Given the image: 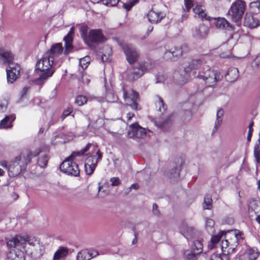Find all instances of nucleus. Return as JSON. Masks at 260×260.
<instances>
[{
	"label": "nucleus",
	"mask_w": 260,
	"mask_h": 260,
	"mask_svg": "<svg viewBox=\"0 0 260 260\" xmlns=\"http://www.w3.org/2000/svg\"><path fill=\"white\" fill-rule=\"evenodd\" d=\"M249 6L252 13L256 14L260 12V1L251 2L249 4Z\"/></svg>",
	"instance_id": "obj_32"
},
{
	"label": "nucleus",
	"mask_w": 260,
	"mask_h": 260,
	"mask_svg": "<svg viewBox=\"0 0 260 260\" xmlns=\"http://www.w3.org/2000/svg\"><path fill=\"white\" fill-rule=\"evenodd\" d=\"M254 155L257 162H260V144L255 145L254 148Z\"/></svg>",
	"instance_id": "obj_46"
},
{
	"label": "nucleus",
	"mask_w": 260,
	"mask_h": 260,
	"mask_svg": "<svg viewBox=\"0 0 260 260\" xmlns=\"http://www.w3.org/2000/svg\"><path fill=\"white\" fill-rule=\"evenodd\" d=\"M181 233L189 240L193 237L194 235V230L192 227L188 226L186 223H182L180 226Z\"/></svg>",
	"instance_id": "obj_25"
},
{
	"label": "nucleus",
	"mask_w": 260,
	"mask_h": 260,
	"mask_svg": "<svg viewBox=\"0 0 260 260\" xmlns=\"http://www.w3.org/2000/svg\"><path fill=\"white\" fill-rule=\"evenodd\" d=\"M157 206L156 204H154L153 205V209H152V211H153V213L154 215H159V211L157 209Z\"/></svg>",
	"instance_id": "obj_61"
},
{
	"label": "nucleus",
	"mask_w": 260,
	"mask_h": 260,
	"mask_svg": "<svg viewBox=\"0 0 260 260\" xmlns=\"http://www.w3.org/2000/svg\"><path fill=\"white\" fill-rule=\"evenodd\" d=\"M248 212L251 217H254L257 214H260V202L254 200L249 201Z\"/></svg>",
	"instance_id": "obj_21"
},
{
	"label": "nucleus",
	"mask_w": 260,
	"mask_h": 260,
	"mask_svg": "<svg viewBox=\"0 0 260 260\" xmlns=\"http://www.w3.org/2000/svg\"><path fill=\"white\" fill-rule=\"evenodd\" d=\"M199 253H195L194 251H192L191 249L190 250H186L184 252V256L186 259V260H196V255L199 254Z\"/></svg>",
	"instance_id": "obj_40"
},
{
	"label": "nucleus",
	"mask_w": 260,
	"mask_h": 260,
	"mask_svg": "<svg viewBox=\"0 0 260 260\" xmlns=\"http://www.w3.org/2000/svg\"><path fill=\"white\" fill-rule=\"evenodd\" d=\"M246 10V3L243 0H236L230 7L227 16L229 19L234 22H239L242 18Z\"/></svg>",
	"instance_id": "obj_5"
},
{
	"label": "nucleus",
	"mask_w": 260,
	"mask_h": 260,
	"mask_svg": "<svg viewBox=\"0 0 260 260\" xmlns=\"http://www.w3.org/2000/svg\"><path fill=\"white\" fill-rule=\"evenodd\" d=\"M199 80H209V81H219L222 80L220 72L211 69L205 72H200L197 76Z\"/></svg>",
	"instance_id": "obj_13"
},
{
	"label": "nucleus",
	"mask_w": 260,
	"mask_h": 260,
	"mask_svg": "<svg viewBox=\"0 0 260 260\" xmlns=\"http://www.w3.org/2000/svg\"><path fill=\"white\" fill-rule=\"evenodd\" d=\"M15 119L16 116L14 114L6 115L5 118L0 121V129L11 128L13 126L12 122Z\"/></svg>",
	"instance_id": "obj_23"
},
{
	"label": "nucleus",
	"mask_w": 260,
	"mask_h": 260,
	"mask_svg": "<svg viewBox=\"0 0 260 260\" xmlns=\"http://www.w3.org/2000/svg\"><path fill=\"white\" fill-rule=\"evenodd\" d=\"M8 105V101L6 99H0V112L6 111Z\"/></svg>",
	"instance_id": "obj_42"
},
{
	"label": "nucleus",
	"mask_w": 260,
	"mask_h": 260,
	"mask_svg": "<svg viewBox=\"0 0 260 260\" xmlns=\"http://www.w3.org/2000/svg\"><path fill=\"white\" fill-rule=\"evenodd\" d=\"M95 146L90 143H88L85 148L78 152H73L72 154L67 158L60 165V171L68 175L77 177L80 174V170L78 165L74 161L76 156L81 155H87L91 153L90 150H96Z\"/></svg>",
	"instance_id": "obj_3"
},
{
	"label": "nucleus",
	"mask_w": 260,
	"mask_h": 260,
	"mask_svg": "<svg viewBox=\"0 0 260 260\" xmlns=\"http://www.w3.org/2000/svg\"><path fill=\"white\" fill-rule=\"evenodd\" d=\"M87 99L86 96L79 95L77 96L75 100V103L78 106H82L86 103Z\"/></svg>",
	"instance_id": "obj_41"
},
{
	"label": "nucleus",
	"mask_w": 260,
	"mask_h": 260,
	"mask_svg": "<svg viewBox=\"0 0 260 260\" xmlns=\"http://www.w3.org/2000/svg\"><path fill=\"white\" fill-rule=\"evenodd\" d=\"M164 57L166 60H175L172 51H167L164 54Z\"/></svg>",
	"instance_id": "obj_50"
},
{
	"label": "nucleus",
	"mask_w": 260,
	"mask_h": 260,
	"mask_svg": "<svg viewBox=\"0 0 260 260\" xmlns=\"http://www.w3.org/2000/svg\"><path fill=\"white\" fill-rule=\"evenodd\" d=\"M79 63L83 69H86L89 63V57L88 56H85L81 58L79 61Z\"/></svg>",
	"instance_id": "obj_47"
},
{
	"label": "nucleus",
	"mask_w": 260,
	"mask_h": 260,
	"mask_svg": "<svg viewBox=\"0 0 260 260\" xmlns=\"http://www.w3.org/2000/svg\"><path fill=\"white\" fill-rule=\"evenodd\" d=\"M253 13L252 12L246 13L243 21L244 26L250 28H254L260 25V21Z\"/></svg>",
	"instance_id": "obj_17"
},
{
	"label": "nucleus",
	"mask_w": 260,
	"mask_h": 260,
	"mask_svg": "<svg viewBox=\"0 0 260 260\" xmlns=\"http://www.w3.org/2000/svg\"><path fill=\"white\" fill-rule=\"evenodd\" d=\"M87 30L88 27L85 25H82L80 28V33L81 36L84 40V42H85L87 36H88V32H87Z\"/></svg>",
	"instance_id": "obj_43"
},
{
	"label": "nucleus",
	"mask_w": 260,
	"mask_h": 260,
	"mask_svg": "<svg viewBox=\"0 0 260 260\" xmlns=\"http://www.w3.org/2000/svg\"><path fill=\"white\" fill-rule=\"evenodd\" d=\"M145 128L141 126L137 122L130 124L127 129V137L134 139H143L146 136Z\"/></svg>",
	"instance_id": "obj_10"
},
{
	"label": "nucleus",
	"mask_w": 260,
	"mask_h": 260,
	"mask_svg": "<svg viewBox=\"0 0 260 260\" xmlns=\"http://www.w3.org/2000/svg\"><path fill=\"white\" fill-rule=\"evenodd\" d=\"M152 63L150 61L144 62L140 66L139 68H134L133 71L129 75V79L131 80H136L141 77L144 71L149 70L152 68Z\"/></svg>",
	"instance_id": "obj_14"
},
{
	"label": "nucleus",
	"mask_w": 260,
	"mask_h": 260,
	"mask_svg": "<svg viewBox=\"0 0 260 260\" xmlns=\"http://www.w3.org/2000/svg\"><path fill=\"white\" fill-rule=\"evenodd\" d=\"M165 17V14L164 12L155 10L154 9H152L147 14L149 21L152 24L159 23Z\"/></svg>",
	"instance_id": "obj_19"
},
{
	"label": "nucleus",
	"mask_w": 260,
	"mask_h": 260,
	"mask_svg": "<svg viewBox=\"0 0 260 260\" xmlns=\"http://www.w3.org/2000/svg\"><path fill=\"white\" fill-rule=\"evenodd\" d=\"M212 200L210 195L205 197L203 208L205 209H210L212 207Z\"/></svg>",
	"instance_id": "obj_38"
},
{
	"label": "nucleus",
	"mask_w": 260,
	"mask_h": 260,
	"mask_svg": "<svg viewBox=\"0 0 260 260\" xmlns=\"http://www.w3.org/2000/svg\"><path fill=\"white\" fill-rule=\"evenodd\" d=\"M172 52L173 53V55L175 58V59L182 56V51L180 48L175 49V50L174 51H172Z\"/></svg>",
	"instance_id": "obj_53"
},
{
	"label": "nucleus",
	"mask_w": 260,
	"mask_h": 260,
	"mask_svg": "<svg viewBox=\"0 0 260 260\" xmlns=\"http://www.w3.org/2000/svg\"><path fill=\"white\" fill-rule=\"evenodd\" d=\"M203 61L201 59H192L183 65V73L181 75L185 79L191 78L196 75L195 71L199 69L203 64Z\"/></svg>",
	"instance_id": "obj_9"
},
{
	"label": "nucleus",
	"mask_w": 260,
	"mask_h": 260,
	"mask_svg": "<svg viewBox=\"0 0 260 260\" xmlns=\"http://www.w3.org/2000/svg\"><path fill=\"white\" fill-rule=\"evenodd\" d=\"M135 117V114L132 112H128L126 114V122L128 124L132 121V119Z\"/></svg>",
	"instance_id": "obj_55"
},
{
	"label": "nucleus",
	"mask_w": 260,
	"mask_h": 260,
	"mask_svg": "<svg viewBox=\"0 0 260 260\" xmlns=\"http://www.w3.org/2000/svg\"><path fill=\"white\" fill-rule=\"evenodd\" d=\"M255 220L256 221L260 224V214H257L255 215Z\"/></svg>",
	"instance_id": "obj_64"
},
{
	"label": "nucleus",
	"mask_w": 260,
	"mask_h": 260,
	"mask_svg": "<svg viewBox=\"0 0 260 260\" xmlns=\"http://www.w3.org/2000/svg\"><path fill=\"white\" fill-rule=\"evenodd\" d=\"M203 245L200 240H194L191 246V249L195 253H201L203 251Z\"/></svg>",
	"instance_id": "obj_29"
},
{
	"label": "nucleus",
	"mask_w": 260,
	"mask_h": 260,
	"mask_svg": "<svg viewBox=\"0 0 260 260\" xmlns=\"http://www.w3.org/2000/svg\"><path fill=\"white\" fill-rule=\"evenodd\" d=\"M72 112V109L70 108H68L67 109L64 110L62 115V118L64 119L66 117L69 116Z\"/></svg>",
	"instance_id": "obj_56"
},
{
	"label": "nucleus",
	"mask_w": 260,
	"mask_h": 260,
	"mask_svg": "<svg viewBox=\"0 0 260 260\" xmlns=\"http://www.w3.org/2000/svg\"><path fill=\"white\" fill-rule=\"evenodd\" d=\"M65 42V51L64 53L68 54L69 52L73 49L72 42L73 40L70 39L63 40Z\"/></svg>",
	"instance_id": "obj_45"
},
{
	"label": "nucleus",
	"mask_w": 260,
	"mask_h": 260,
	"mask_svg": "<svg viewBox=\"0 0 260 260\" xmlns=\"http://www.w3.org/2000/svg\"><path fill=\"white\" fill-rule=\"evenodd\" d=\"M48 156L47 154H43L41 155L38 159V165L41 167V168H45L48 162Z\"/></svg>",
	"instance_id": "obj_37"
},
{
	"label": "nucleus",
	"mask_w": 260,
	"mask_h": 260,
	"mask_svg": "<svg viewBox=\"0 0 260 260\" xmlns=\"http://www.w3.org/2000/svg\"><path fill=\"white\" fill-rule=\"evenodd\" d=\"M89 250L83 249L78 252L76 255V260H90Z\"/></svg>",
	"instance_id": "obj_30"
},
{
	"label": "nucleus",
	"mask_w": 260,
	"mask_h": 260,
	"mask_svg": "<svg viewBox=\"0 0 260 260\" xmlns=\"http://www.w3.org/2000/svg\"><path fill=\"white\" fill-rule=\"evenodd\" d=\"M38 153L33 154L30 151H26L16 157L15 159L9 164L8 172L13 176L19 174L25 170L27 165L30 162L32 157L37 156Z\"/></svg>",
	"instance_id": "obj_4"
},
{
	"label": "nucleus",
	"mask_w": 260,
	"mask_h": 260,
	"mask_svg": "<svg viewBox=\"0 0 260 260\" xmlns=\"http://www.w3.org/2000/svg\"><path fill=\"white\" fill-rule=\"evenodd\" d=\"M224 114V111L222 109H219L216 113V119L214 124V128L216 130L221 125L222 121V116Z\"/></svg>",
	"instance_id": "obj_31"
},
{
	"label": "nucleus",
	"mask_w": 260,
	"mask_h": 260,
	"mask_svg": "<svg viewBox=\"0 0 260 260\" xmlns=\"http://www.w3.org/2000/svg\"><path fill=\"white\" fill-rule=\"evenodd\" d=\"M157 106L159 107V110L160 111V112L163 113L164 111H165L166 109L165 108L163 100L159 96L157 97Z\"/></svg>",
	"instance_id": "obj_48"
},
{
	"label": "nucleus",
	"mask_w": 260,
	"mask_h": 260,
	"mask_svg": "<svg viewBox=\"0 0 260 260\" xmlns=\"http://www.w3.org/2000/svg\"><path fill=\"white\" fill-rule=\"evenodd\" d=\"M0 166L4 168H5L8 170L9 165L7 164V162L5 160H2L0 161Z\"/></svg>",
	"instance_id": "obj_62"
},
{
	"label": "nucleus",
	"mask_w": 260,
	"mask_h": 260,
	"mask_svg": "<svg viewBox=\"0 0 260 260\" xmlns=\"http://www.w3.org/2000/svg\"><path fill=\"white\" fill-rule=\"evenodd\" d=\"M138 0H128L125 3H122V7L124 8L126 11L131 10V9L137 3H138Z\"/></svg>",
	"instance_id": "obj_39"
},
{
	"label": "nucleus",
	"mask_w": 260,
	"mask_h": 260,
	"mask_svg": "<svg viewBox=\"0 0 260 260\" xmlns=\"http://www.w3.org/2000/svg\"><path fill=\"white\" fill-rule=\"evenodd\" d=\"M74 26H72L70 28L68 34L63 38V40L70 39V40H73V37L74 35Z\"/></svg>",
	"instance_id": "obj_51"
},
{
	"label": "nucleus",
	"mask_w": 260,
	"mask_h": 260,
	"mask_svg": "<svg viewBox=\"0 0 260 260\" xmlns=\"http://www.w3.org/2000/svg\"><path fill=\"white\" fill-rule=\"evenodd\" d=\"M105 87L107 94H110L113 96L114 95V90L112 82H105Z\"/></svg>",
	"instance_id": "obj_44"
},
{
	"label": "nucleus",
	"mask_w": 260,
	"mask_h": 260,
	"mask_svg": "<svg viewBox=\"0 0 260 260\" xmlns=\"http://www.w3.org/2000/svg\"><path fill=\"white\" fill-rule=\"evenodd\" d=\"M193 11L195 14V17H197L202 19H205L210 20V17H207V14L205 12V10L202 6L197 5L193 9Z\"/></svg>",
	"instance_id": "obj_26"
},
{
	"label": "nucleus",
	"mask_w": 260,
	"mask_h": 260,
	"mask_svg": "<svg viewBox=\"0 0 260 260\" xmlns=\"http://www.w3.org/2000/svg\"><path fill=\"white\" fill-rule=\"evenodd\" d=\"M14 55L11 51L0 48V63L10 66L14 63Z\"/></svg>",
	"instance_id": "obj_20"
},
{
	"label": "nucleus",
	"mask_w": 260,
	"mask_h": 260,
	"mask_svg": "<svg viewBox=\"0 0 260 260\" xmlns=\"http://www.w3.org/2000/svg\"><path fill=\"white\" fill-rule=\"evenodd\" d=\"M89 253L90 255V259L97 256L99 253L96 250H89Z\"/></svg>",
	"instance_id": "obj_60"
},
{
	"label": "nucleus",
	"mask_w": 260,
	"mask_h": 260,
	"mask_svg": "<svg viewBox=\"0 0 260 260\" xmlns=\"http://www.w3.org/2000/svg\"><path fill=\"white\" fill-rule=\"evenodd\" d=\"M211 260H230L229 256L225 254L214 253L210 257Z\"/></svg>",
	"instance_id": "obj_36"
},
{
	"label": "nucleus",
	"mask_w": 260,
	"mask_h": 260,
	"mask_svg": "<svg viewBox=\"0 0 260 260\" xmlns=\"http://www.w3.org/2000/svg\"><path fill=\"white\" fill-rule=\"evenodd\" d=\"M114 186V178H111L110 180H102L99 183V196L100 198H104L109 194Z\"/></svg>",
	"instance_id": "obj_15"
},
{
	"label": "nucleus",
	"mask_w": 260,
	"mask_h": 260,
	"mask_svg": "<svg viewBox=\"0 0 260 260\" xmlns=\"http://www.w3.org/2000/svg\"><path fill=\"white\" fill-rule=\"evenodd\" d=\"M244 239V233L239 230H234L225 233L221 231L211 238L208 247L212 249L219 246L223 252L230 254L233 252Z\"/></svg>",
	"instance_id": "obj_1"
},
{
	"label": "nucleus",
	"mask_w": 260,
	"mask_h": 260,
	"mask_svg": "<svg viewBox=\"0 0 260 260\" xmlns=\"http://www.w3.org/2000/svg\"><path fill=\"white\" fill-rule=\"evenodd\" d=\"M20 66L18 63H12L6 69L7 81H15L20 76Z\"/></svg>",
	"instance_id": "obj_16"
},
{
	"label": "nucleus",
	"mask_w": 260,
	"mask_h": 260,
	"mask_svg": "<svg viewBox=\"0 0 260 260\" xmlns=\"http://www.w3.org/2000/svg\"><path fill=\"white\" fill-rule=\"evenodd\" d=\"M172 120V115H169L167 117L164 121H160L158 119L156 121V124L158 127L165 128L167 125H169Z\"/></svg>",
	"instance_id": "obj_34"
},
{
	"label": "nucleus",
	"mask_w": 260,
	"mask_h": 260,
	"mask_svg": "<svg viewBox=\"0 0 260 260\" xmlns=\"http://www.w3.org/2000/svg\"><path fill=\"white\" fill-rule=\"evenodd\" d=\"M32 247L39 246L38 241L34 239H30L27 236L17 235L7 241V246L9 248L24 249L27 245Z\"/></svg>",
	"instance_id": "obj_6"
},
{
	"label": "nucleus",
	"mask_w": 260,
	"mask_h": 260,
	"mask_svg": "<svg viewBox=\"0 0 260 260\" xmlns=\"http://www.w3.org/2000/svg\"><path fill=\"white\" fill-rule=\"evenodd\" d=\"M63 48L61 43L54 44L51 47L45 56L37 61L35 72L38 78L32 81L46 80L53 75L54 70L52 68V64L54 59L61 54Z\"/></svg>",
	"instance_id": "obj_2"
},
{
	"label": "nucleus",
	"mask_w": 260,
	"mask_h": 260,
	"mask_svg": "<svg viewBox=\"0 0 260 260\" xmlns=\"http://www.w3.org/2000/svg\"><path fill=\"white\" fill-rule=\"evenodd\" d=\"M239 71L237 68H230L228 69L225 75L226 79L230 81H235L238 79Z\"/></svg>",
	"instance_id": "obj_27"
},
{
	"label": "nucleus",
	"mask_w": 260,
	"mask_h": 260,
	"mask_svg": "<svg viewBox=\"0 0 260 260\" xmlns=\"http://www.w3.org/2000/svg\"><path fill=\"white\" fill-rule=\"evenodd\" d=\"M106 40V39L102 31L100 29H95L89 31L85 43L89 47L92 48L94 47V45L104 43Z\"/></svg>",
	"instance_id": "obj_8"
},
{
	"label": "nucleus",
	"mask_w": 260,
	"mask_h": 260,
	"mask_svg": "<svg viewBox=\"0 0 260 260\" xmlns=\"http://www.w3.org/2000/svg\"><path fill=\"white\" fill-rule=\"evenodd\" d=\"M214 221L212 219L208 218L206 220L205 228L209 234H212L214 231Z\"/></svg>",
	"instance_id": "obj_33"
},
{
	"label": "nucleus",
	"mask_w": 260,
	"mask_h": 260,
	"mask_svg": "<svg viewBox=\"0 0 260 260\" xmlns=\"http://www.w3.org/2000/svg\"><path fill=\"white\" fill-rule=\"evenodd\" d=\"M30 88L29 86H25L23 88L22 90L20 91V99L24 97L25 94H26L27 91Z\"/></svg>",
	"instance_id": "obj_58"
},
{
	"label": "nucleus",
	"mask_w": 260,
	"mask_h": 260,
	"mask_svg": "<svg viewBox=\"0 0 260 260\" xmlns=\"http://www.w3.org/2000/svg\"><path fill=\"white\" fill-rule=\"evenodd\" d=\"M214 24L217 28L226 29L230 27V24L224 18H214Z\"/></svg>",
	"instance_id": "obj_28"
},
{
	"label": "nucleus",
	"mask_w": 260,
	"mask_h": 260,
	"mask_svg": "<svg viewBox=\"0 0 260 260\" xmlns=\"http://www.w3.org/2000/svg\"><path fill=\"white\" fill-rule=\"evenodd\" d=\"M167 79L166 75H164L163 74H159L156 76V81H162Z\"/></svg>",
	"instance_id": "obj_59"
},
{
	"label": "nucleus",
	"mask_w": 260,
	"mask_h": 260,
	"mask_svg": "<svg viewBox=\"0 0 260 260\" xmlns=\"http://www.w3.org/2000/svg\"><path fill=\"white\" fill-rule=\"evenodd\" d=\"M209 32V28L205 24H200L194 28L192 35L194 38L197 39H205Z\"/></svg>",
	"instance_id": "obj_18"
},
{
	"label": "nucleus",
	"mask_w": 260,
	"mask_h": 260,
	"mask_svg": "<svg viewBox=\"0 0 260 260\" xmlns=\"http://www.w3.org/2000/svg\"><path fill=\"white\" fill-rule=\"evenodd\" d=\"M15 248L8 253V260H24V253L21 248Z\"/></svg>",
	"instance_id": "obj_22"
},
{
	"label": "nucleus",
	"mask_w": 260,
	"mask_h": 260,
	"mask_svg": "<svg viewBox=\"0 0 260 260\" xmlns=\"http://www.w3.org/2000/svg\"><path fill=\"white\" fill-rule=\"evenodd\" d=\"M185 6L188 11L193 6V0H184Z\"/></svg>",
	"instance_id": "obj_54"
},
{
	"label": "nucleus",
	"mask_w": 260,
	"mask_h": 260,
	"mask_svg": "<svg viewBox=\"0 0 260 260\" xmlns=\"http://www.w3.org/2000/svg\"><path fill=\"white\" fill-rule=\"evenodd\" d=\"M244 254H247V257H246L247 260H251V257H253V256L254 257L253 260H255L258 256V252L252 248L247 249Z\"/></svg>",
	"instance_id": "obj_35"
},
{
	"label": "nucleus",
	"mask_w": 260,
	"mask_h": 260,
	"mask_svg": "<svg viewBox=\"0 0 260 260\" xmlns=\"http://www.w3.org/2000/svg\"><path fill=\"white\" fill-rule=\"evenodd\" d=\"M153 27L152 26H149L146 32V37H147L149 34L153 30Z\"/></svg>",
	"instance_id": "obj_63"
},
{
	"label": "nucleus",
	"mask_w": 260,
	"mask_h": 260,
	"mask_svg": "<svg viewBox=\"0 0 260 260\" xmlns=\"http://www.w3.org/2000/svg\"><path fill=\"white\" fill-rule=\"evenodd\" d=\"M254 124L253 121H251L249 125H248V135L247 137V140L248 142H250L251 141V138L252 136V133L253 132V125Z\"/></svg>",
	"instance_id": "obj_49"
},
{
	"label": "nucleus",
	"mask_w": 260,
	"mask_h": 260,
	"mask_svg": "<svg viewBox=\"0 0 260 260\" xmlns=\"http://www.w3.org/2000/svg\"><path fill=\"white\" fill-rule=\"evenodd\" d=\"M253 65L257 67L260 65V53L258 54L254 59Z\"/></svg>",
	"instance_id": "obj_57"
},
{
	"label": "nucleus",
	"mask_w": 260,
	"mask_h": 260,
	"mask_svg": "<svg viewBox=\"0 0 260 260\" xmlns=\"http://www.w3.org/2000/svg\"><path fill=\"white\" fill-rule=\"evenodd\" d=\"M117 43L121 47L126 56L127 61L129 64H133L139 58V53L135 48L130 45L125 44L119 41Z\"/></svg>",
	"instance_id": "obj_11"
},
{
	"label": "nucleus",
	"mask_w": 260,
	"mask_h": 260,
	"mask_svg": "<svg viewBox=\"0 0 260 260\" xmlns=\"http://www.w3.org/2000/svg\"><path fill=\"white\" fill-rule=\"evenodd\" d=\"M69 253V250L68 248L60 246L54 253L52 260H63Z\"/></svg>",
	"instance_id": "obj_24"
},
{
	"label": "nucleus",
	"mask_w": 260,
	"mask_h": 260,
	"mask_svg": "<svg viewBox=\"0 0 260 260\" xmlns=\"http://www.w3.org/2000/svg\"><path fill=\"white\" fill-rule=\"evenodd\" d=\"M74 26H72L70 28L68 34L63 38V40L70 39V40H73V37L74 35Z\"/></svg>",
	"instance_id": "obj_52"
},
{
	"label": "nucleus",
	"mask_w": 260,
	"mask_h": 260,
	"mask_svg": "<svg viewBox=\"0 0 260 260\" xmlns=\"http://www.w3.org/2000/svg\"><path fill=\"white\" fill-rule=\"evenodd\" d=\"M98 157L91 155L87 158L85 163V171L87 175H91L93 172L99 160L102 159V154L99 150L96 151Z\"/></svg>",
	"instance_id": "obj_12"
},
{
	"label": "nucleus",
	"mask_w": 260,
	"mask_h": 260,
	"mask_svg": "<svg viewBox=\"0 0 260 260\" xmlns=\"http://www.w3.org/2000/svg\"><path fill=\"white\" fill-rule=\"evenodd\" d=\"M123 98L127 105L134 110H141V108L138 104L140 101L138 92L127 87L123 88Z\"/></svg>",
	"instance_id": "obj_7"
}]
</instances>
